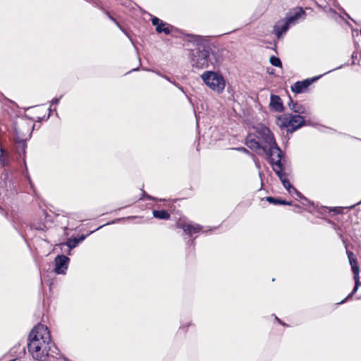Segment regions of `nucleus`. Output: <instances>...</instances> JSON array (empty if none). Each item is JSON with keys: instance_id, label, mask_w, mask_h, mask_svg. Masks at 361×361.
Returning <instances> with one entry per match:
<instances>
[{"instance_id": "dca6fc26", "label": "nucleus", "mask_w": 361, "mask_h": 361, "mask_svg": "<svg viewBox=\"0 0 361 361\" xmlns=\"http://www.w3.org/2000/svg\"><path fill=\"white\" fill-rule=\"evenodd\" d=\"M288 107L293 112L299 114H303L307 113V110L305 106H303L302 105H301L297 102H294L291 99H290V102L288 103Z\"/></svg>"}, {"instance_id": "5701e85b", "label": "nucleus", "mask_w": 361, "mask_h": 361, "mask_svg": "<svg viewBox=\"0 0 361 361\" xmlns=\"http://www.w3.org/2000/svg\"><path fill=\"white\" fill-rule=\"evenodd\" d=\"M342 210V208L341 207H334L331 211L336 212L337 213H340Z\"/></svg>"}, {"instance_id": "20e7f679", "label": "nucleus", "mask_w": 361, "mask_h": 361, "mask_svg": "<svg viewBox=\"0 0 361 361\" xmlns=\"http://www.w3.org/2000/svg\"><path fill=\"white\" fill-rule=\"evenodd\" d=\"M201 78L206 85L214 92L218 94L224 92L226 82L224 77L219 73L205 71L201 75Z\"/></svg>"}, {"instance_id": "f3484780", "label": "nucleus", "mask_w": 361, "mask_h": 361, "mask_svg": "<svg viewBox=\"0 0 361 361\" xmlns=\"http://www.w3.org/2000/svg\"><path fill=\"white\" fill-rule=\"evenodd\" d=\"M153 216L159 219H168L170 217V214L165 210H154Z\"/></svg>"}, {"instance_id": "aec40b11", "label": "nucleus", "mask_w": 361, "mask_h": 361, "mask_svg": "<svg viewBox=\"0 0 361 361\" xmlns=\"http://www.w3.org/2000/svg\"><path fill=\"white\" fill-rule=\"evenodd\" d=\"M66 245L69 247L70 250H71L78 245V241H77V238L69 239L66 242Z\"/></svg>"}, {"instance_id": "b1692460", "label": "nucleus", "mask_w": 361, "mask_h": 361, "mask_svg": "<svg viewBox=\"0 0 361 361\" xmlns=\"http://www.w3.org/2000/svg\"><path fill=\"white\" fill-rule=\"evenodd\" d=\"M238 149L239 151H241V152H245V153H248L249 152L248 150L246 148H245V147H240V148H238Z\"/></svg>"}, {"instance_id": "6e6552de", "label": "nucleus", "mask_w": 361, "mask_h": 361, "mask_svg": "<svg viewBox=\"0 0 361 361\" xmlns=\"http://www.w3.org/2000/svg\"><path fill=\"white\" fill-rule=\"evenodd\" d=\"M272 165L273 170L277 174L280 180H281L283 185L284 188L291 193V190L293 187L290 185L289 181L286 179L284 173H282V164L281 159H279V161H274V162L270 163Z\"/></svg>"}, {"instance_id": "412c9836", "label": "nucleus", "mask_w": 361, "mask_h": 361, "mask_svg": "<svg viewBox=\"0 0 361 361\" xmlns=\"http://www.w3.org/2000/svg\"><path fill=\"white\" fill-rule=\"evenodd\" d=\"M292 192H294L298 197H302V194L299 191H298L295 188L292 189L291 193Z\"/></svg>"}, {"instance_id": "f03ea898", "label": "nucleus", "mask_w": 361, "mask_h": 361, "mask_svg": "<svg viewBox=\"0 0 361 361\" xmlns=\"http://www.w3.org/2000/svg\"><path fill=\"white\" fill-rule=\"evenodd\" d=\"M27 349L32 358L37 361H47L54 358L56 348L51 341L48 328L41 324L35 326L28 337Z\"/></svg>"}, {"instance_id": "39448f33", "label": "nucleus", "mask_w": 361, "mask_h": 361, "mask_svg": "<svg viewBox=\"0 0 361 361\" xmlns=\"http://www.w3.org/2000/svg\"><path fill=\"white\" fill-rule=\"evenodd\" d=\"M33 126L31 122L26 120H20L15 123L14 135L15 140L22 147V150H25V142L30 138Z\"/></svg>"}, {"instance_id": "9b49d317", "label": "nucleus", "mask_w": 361, "mask_h": 361, "mask_svg": "<svg viewBox=\"0 0 361 361\" xmlns=\"http://www.w3.org/2000/svg\"><path fill=\"white\" fill-rule=\"evenodd\" d=\"M178 227L181 228L185 233L189 234V235H192L193 233H197L200 232L202 229V226H200L199 224H190V223H188V224H185V223L180 224H180H178Z\"/></svg>"}, {"instance_id": "0eeeda50", "label": "nucleus", "mask_w": 361, "mask_h": 361, "mask_svg": "<svg viewBox=\"0 0 361 361\" xmlns=\"http://www.w3.org/2000/svg\"><path fill=\"white\" fill-rule=\"evenodd\" d=\"M348 257L349 260V263L351 265L352 270L354 274L355 279V286L351 293H350L348 297L342 300L340 303L342 304L345 302L348 298H350L358 289L360 285V278H359V267L357 264L356 259L354 258V255L352 252H347Z\"/></svg>"}, {"instance_id": "ddd939ff", "label": "nucleus", "mask_w": 361, "mask_h": 361, "mask_svg": "<svg viewBox=\"0 0 361 361\" xmlns=\"http://www.w3.org/2000/svg\"><path fill=\"white\" fill-rule=\"evenodd\" d=\"M289 27L290 25L286 20L279 21L274 28V32L277 37L280 38L283 33L286 32Z\"/></svg>"}, {"instance_id": "a878e982", "label": "nucleus", "mask_w": 361, "mask_h": 361, "mask_svg": "<svg viewBox=\"0 0 361 361\" xmlns=\"http://www.w3.org/2000/svg\"><path fill=\"white\" fill-rule=\"evenodd\" d=\"M276 319H277L281 324H282V322L278 319V317H276Z\"/></svg>"}, {"instance_id": "4be33fe9", "label": "nucleus", "mask_w": 361, "mask_h": 361, "mask_svg": "<svg viewBox=\"0 0 361 361\" xmlns=\"http://www.w3.org/2000/svg\"><path fill=\"white\" fill-rule=\"evenodd\" d=\"M61 99V96L59 98H55V99H54L51 101V105H53V104H55V105L58 104H59V102H60Z\"/></svg>"}, {"instance_id": "423d86ee", "label": "nucleus", "mask_w": 361, "mask_h": 361, "mask_svg": "<svg viewBox=\"0 0 361 361\" xmlns=\"http://www.w3.org/2000/svg\"><path fill=\"white\" fill-rule=\"evenodd\" d=\"M278 125L287 128L288 131L293 133L305 125L304 118L300 115L284 114L278 118Z\"/></svg>"}, {"instance_id": "6ab92c4d", "label": "nucleus", "mask_w": 361, "mask_h": 361, "mask_svg": "<svg viewBox=\"0 0 361 361\" xmlns=\"http://www.w3.org/2000/svg\"><path fill=\"white\" fill-rule=\"evenodd\" d=\"M269 62L272 66H276V67H281V66H282L281 61L279 59V58L274 56H271L270 57Z\"/></svg>"}, {"instance_id": "4468645a", "label": "nucleus", "mask_w": 361, "mask_h": 361, "mask_svg": "<svg viewBox=\"0 0 361 361\" xmlns=\"http://www.w3.org/2000/svg\"><path fill=\"white\" fill-rule=\"evenodd\" d=\"M153 25L156 26V31L159 33L164 32L166 35L170 33L169 27H166V23H163L159 18L154 17L152 20Z\"/></svg>"}, {"instance_id": "7ed1b4c3", "label": "nucleus", "mask_w": 361, "mask_h": 361, "mask_svg": "<svg viewBox=\"0 0 361 361\" xmlns=\"http://www.w3.org/2000/svg\"><path fill=\"white\" fill-rule=\"evenodd\" d=\"M221 56L218 51H212L209 47H199L192 51L190 63L197 69L218 66L221 62Z\"/></svg>"}, {"instance_id": "f8f14e48", "label": "nucleus", "mask_w": 361, "mask_h": 361, "mask_svg": "<svg viewBox=\"0 0 361 361\" xmlns=\"http://www.w3.org/2000/svg\"><path fill=\"white\" fill-rule=\"evenodd\" d=\"M305 17V12L302 8H297L295 10L293 15L287 18L286 20L290 25L295 24L299 20L304 19Z\"/></svg>"}, {"instance_id": "cd10ccee", "label": "nucleus", "mask_w": 361, "mask_h": 361, "mask_svg": "<svg viewBox=\"0 0 361 361\" xmlns=\"http://www.w3.org/2000/svg\"><path fill=\"white\" fill-rule=\"evenodd\" d=\"M87 1H92V0H87Z\"/></svg>"}, {"instance_id": "f257e3e1", "label": "nucleus", "mask_w": 361, "mask_h": 361, "mask_svg": "<svg viewBox=\"0 0 361 361\" xmlns=\"http://www.w3.org/2000/svg\"><path fill=\"white\" fill-rule=\"evenodd\" d=\"M255 129V134L247 137V147L258 154H267L270 163L279 161L282 158V152L276 142L274 134L263 125H258Z\"/></svg>"}, {"instance_id": "2eb2a0df", "label": "nucleus", "mask_w": 361, "mask_h": 361, "mask_svg": "<svg viewBox=\"0 0 361 361\" xmlns=\"http://www.w3.org/2000/svg\"><path fill=\"white\" fill-rule=\"evenodd\" d=\"M270 106L277 112H281L283 110L281 99L278 95H271Z\"/></svg>"}, {"instance_id": "1a4fd4ad", "label": "nucleus", "mask_w": 361, "mask_h": 361, "mask_svg": "<svg viewBox=\"0 0 361 361\" xmlns=\"http://www.w3.org/2000/svg\"><path fill=\"white\" fill-rule=\"evenodd\" d=\"M69 260V258L65 255H58L54 259V271L57 274H64L68 269Z\"/></svg>"}, {"instance_id": "a211bd4d", "label": "nucleus", "mask_w": 361, "mask_h": 361, "mask_svg": "<svg viewBox=\"0 0 361 361\" xmlns=\"http://www.w3.org/2000/svg\"><path fill=\"white\" fill-rule=\"evenodd\" d=\"M267 201H268L271 204H284V205H291V202H286L285 200H282L280 199L274 198L273 197H267L266 198Z\"/></svg>"}, {"instance_id": "393cba45", "label": "nucleus", "mask_w": 361, "mask_h": 361, "mask_svg": "<svg viewBox=\"0 0 361 361\" xmlns=\"http://www.w3.org/2000/svg\"><path fill=\"white\" fill-rule=\"evenodd\" d=\"M85 238V237L84 235H82L79 238H77V241H78V243H79L82 242V240H84Z\"/></svg>"}, {"instance_id": "9d476101", "label": "nucleus", "mask_w": 361, "mask_h": 361, "mask_svg": "<svg viewBox=\"0 0 361 361\" xmlns=\"http://www.w3.org/2000/svg\"><path fill=\"white\" fill-rule=\"evenodd\" d=\"M322 75L314 77L311 79H306L302 81H298L291 86V90L296 94L302 93L305 92L313 82L316 81Z\"/></svg>"}, {"instance_id": "bb28decb", "label": "nucleus", "mask_w": 361, "mask_h": 361, "mask_svg": "<svg viewBox=\"0 0 361 361\" xmlns=\"http://www.w3.org/2000/svg\"><path fill=\"white\" fill-rule=\"evenodd\" d=\"M109 18H110L112 20L115 21L114 18H113L112 17L109 16Z\"/></svg>"}]
</instances>
